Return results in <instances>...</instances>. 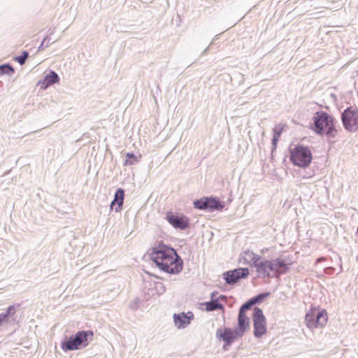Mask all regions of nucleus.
Instances as JSON below:
<instances>
[{
	"label": "nucleus",
	"mask_w": 358,
	"mask_h": 358,
	"mask_svg": "<svg viewBox=\"0 0 358 358\" xmlns=\"http://www.w3.org/2000/svg\"><path fill=\"white\" fill-rule=\"evenodd\" d=\"M289 160L300 168L308 167L312 162V152L308 146L298 144L289 149Z\"/></svg>",
	"instance_id": "4"
},
{
	"label": "nucleus",
	"mask_w": 358,
	"mask_h": 358,
	"mask_svg": "<svg viewBox=\"0 0 358 358\" xmlns=\"http://www.w3.org/2000/svg\"><path fill=\"white\" fill-rule=\"evenodd\" d=\"M250 327V318L245 313L238 312V324L235 329V333L238 335L243 336L245 332Z\"/></svg>",
	"instance_id": "14"
},
{
	"label": "nucleus",
	"mask_w": 358,
	"mask_h": 358,
	"mask_svg": "<svg viewBox=\"0 0 358 358\" xmlns=\"http://www.w3.org/2000/svg\"><path fill=\"white\" fill-rule=\"evenodd\" d=\"M206 202L207 198H206V196L196 199L193 202L194 208L198 210L206 211Z\"/></svg>",
	"instance_id": "23"
},
{
	"label": "nucleus",
	"mask_w": 358,
	"mask_h": 358,
	"mask_svg": "<svg viewBox=\"0 0 358 358\" xmlns=\"http://www.w3.org/2000/svg\"><path fill=\"white\" fill-rule=\"evenodd\" d=\"M51 38L49 36H46L42 41L41 45L38 48L37 52L43 51L45 48H48L51 43Z\"/></svg>",
	"instance_id": "28"
},
{
	"label": "nucleus",
	"mask_w": 358,
	"mask_h": 358,
	"mask_svg": "<svg viewBox=\"0 0 358 358\" xmlns=\"http://www.w3.org/2000/svg\"><path fill=\"white\" fill-rule=\"evenodd\" d=\"M207 198L206 211L213 212L215 210H222L224 208V203L220 201L217 197L206 196Z\"/></svg>",
	"instance_id": "17"
},
{
	"label": "nucleus",
	"mask_w": 358,
	"mask_h": 358,
	"mask_svg": "<svg viewBox=\"0 0 358 358\" xmlns=\"http://www.w3.org/2000/svg\"><path fill=\"white\" fill-rule=\"evenodd\" d=\"M205 310L208 312H211L217 310H224V306L218 301V299H213L209 301L203 303Z\"/></svg>",
	"instance_id": "20"
},
{
	"label": "nucleus",
	"mask_w": 358,
	"mask_h": 358,
	"mask_svg": "<svg viewBox=\"0 0 358 358\" xmlns=\"http://www.w3.org/2000/svg\"><path fill=\"white\" fill-rule=\"evenodd\" d=\"M252 320L255 338H259L266 333V321L263 310L259 307H255L252 313Z\"/></svg>",
	"instance_id": "6"
},
{
	"label": "nucleus",
	"mask_w": 358,
	"mask_h": 358,
	"mask_svg": "<svg viewBox=\"0 0 358 358\" xmlns=\"http://www.w3.org/2000/svg\"><path fill=\"white\" fill-rule=\"evenodd\" d=\"M151 260L160 270L169 274H178L183 268V260L176 250L164 244L153 247L150 253Z\"/></svg>",
	"instance_id": "1"
},
{
	"label": "nucleus",
	"mask_w": 358,
	"mask_h": 358,
	"mask_svg": "<svg viewBox=\"0 0 358 358\" xmlns=\"http://www.w3.org/2000/svg\"><path fill=\"white\" fill-rule=\"evenodd\" d=\"M281 133H282V129H277L276 128H275L273 129V138L271 139V143H272V150H275V148H276V145H277V143L279 141V138L281 135Z\"/></svg>",
	"instance_id": "24"
},
{
	"label": "nucleus",
	"mask_w": 358,
	"mask_h": 358,
	"mask_svg": "<svg viewBox=\"0 0 358 358\" xmlns=\"http://www.w3.org/2000/svg\"><path fill=\"white\" fill-rule=\"evenodd\" d=\"M262 259H263L262 258V257L260 255H258L255 253V257L252 258V263H251V266L252 267H255V265H258L259 263L261 262V261Z\"/></svg>",
	"instance_id": "29"
},
{
	"label": "nucleus",
	"mask_w": 358,
	"mask_h": 358,
	"mask_svg": "<svg viewBox=\"0 0 358 358\" xmlns=\"http://www.w3.org/2000/svg\"><path fill=\"white\" fill-rule=\"evenodd\" d=\"M92 336V331H79L63 341L61 343V348L64 352L84 348L89 345L88 338Z\"/></svg>",
	"instance_id": "3"
},
{
	"label": "nucleus",
	"mask_w": 358,
	"mask_h": 358,
	"mask_svg": "<svg viewBox=\"0 0 358 358\" xmlns=\"http://www.w3.org/2000/svg\"><path fill=\"white\" fill-rule=\"evenodd\" d=\"M218 292H213L210 294V300H212L213 299H217V295Z\"/></svg>",
	"instance_id": "31"
},
{
	"label": "nucleus",
	"mask_w": 358,
	"mask_h": 358,
	"mask_svg": "<svg viewBox=\"0 0 358 358\" xmlns=\"http://www.w3.org/2000/svg\"><path fill=\"white\" fill-rule=\"evenodd\" d=\"M235 329H231L229 327H224V329L219 328L216 331V336L220 340L224 341V344L223 348L226 349V346H231L235 340L241 335H238L235 333Z\"/></svg>",
	"instance_id": "12"
},
{
	"label": "nucleus",
	"mask_w": 358,
	"mask_h": 358,
	"mask_svg": "<svg viewBox=\"0 0 358 358\" xmlns=\"http://www.w3.org/2000/svg\"><path fill=\"white\" fill-rule=\"evenodd\" d=\"M256 271L259 276L263 278H273V273H275L274 261L268 259H262L258 265H255Z\"/></svg>",
	"instance_id": "11"
},
{
	"label": "nucleus",
	"mask_w": 358,
	"mask_h": 358,
	"mask_svg": "<svg viewBox=\"0 0 358 358\" xmlns=\"http://www.w3.org/2000/svg\"><path fill=\"white\" fill-rule=\"evenodd\" d=\"M343 127L350 132L358 131V111L347 108L341 114Z\"/></svg>",
	"instance_id": "7"
},
{
	"label": "nucleus",
	"mask_w": 358,
	"mask_h": 358,
	"mask_svg": "<svg viewBox=\"0 0 358 358\" xmlns=\"http://www.w3.org/2000/svg\"><path fill=\"white\" fill-rule=\"evenodd\" d=\"M59 82V77L58 74L53 70H50L48 73L44 76L43 81H39L38 83L44 85L43 88L52 85Z\"/></svg>",
	"instance_id": "18"
},
{
	"label": "nucleus",
	"mask_w": 358,
	"mask_h": 358,
	"mask_svg": "<svg viewBox=\"0 0 358 358\" xmlns=\"http://www.w3.org/2000/svg\"><path fill=\"white\" fill-rule=\"evenodd\" d=\"M275 266V273H273V278H279L281 275L286 273L289 270V263L283 258H275L273 259Z\"/></svg>",
	"instance_id": "15"
},
{
	"label": "nucleus",
	"mask_w": 358,
	"mask_h": 358,
	"mask_svg": "<svg viewBox=\"0 0 358 358\" xmlns=\"http://www.w3.org/2000/svg\"><path fill=\"white\" fill-rule=\"evenodd\" d=\"M312 120L310 128L316 134L324 135L328 140L336 138L338 134L336 120L331 115L323 110L317 111L314 113Z\"/></svg>",
	"instance_id": "2"
},
{
	"label": "nucleus",
	"mask_w": 358,
	"mask_h": 358,
	"mask_svg": "<svg viewBox=\"0 0 358 358\" xmlns=\"http://www.w3.org/2000/svg\"><path fill=\"white\" fill-rule=\"evenodd\" d=\"M219 35H216L215 38L213 39V41L210 42V45L201 52V55H206L210 49V47L212 46L214 44L215 41L218 38Z\"/></svg>",
	"instance_id": "30"
},
{
	"label": "nucleus",
	"mask_w": 358,
	"mask_h": 358,
	"mask_svg": "<svg viewBox=\"0 0 358 358\" xmlns=\"http://www.w3.org/2000/svg\"><path fill=\"white\" fill-rule=\"evenodd\" d=\"M327 313L325 310H313L307 313L305 317L306 325L309 329L322 328L327 322Z\"/></svg>",
	"instance_id": "5"
},
{
	"label": "nucleus",
	"mask_w": 358,
	"mask_h": 358,
	"mask_svg": "<svg viewBox=\"0 0 358 358\" xmlns=\"http://www.w3.org/2000/svg\"><path fill=\"white\" fill-rule=\"evenodd\" d=\"M15 72L14 68L9 63L0 65V76L3 75L10 76Z\"/></svg>",
	"instance_id": "22"
},
{
	"label": "nucleus",
	"mask_w": 358,
	"mask_h": 358,
	"mask_svg": "<svg viewBox=\"0 0 358 358\" xmlns=\"http://www.w3.org/2000/svg\"><path fill=\"white\" fill-rule=\"evenodd\" d=\"M29 56V52L27 50H24L22 52V53L20 55L15 57L14 58V60L16 61L17 62H18L20 65H23L25 64L26 60L27 59Z\"/></svg>",
	"instance_id": "25"
},
{
	"label": "nucleus",
	"mask_w": 358,
	"mask_h": 358,
	"mask_svg": "<svg viewBox=\"0 0 358 358\" xmlns=\"http://www.w3.org/2000/svg\"><path fill=\"white\" fill-rule=\"evenodd\" d=\"M255 257V252L252 250H247L240 254L239 262L243 265H249L251 266L252 258Z\"/></svg>",
	"instance_id": "19"
},
{
	"label": "nucleus",
	"mask_w": 358,
	"mask_h": 358,
	"mask_svg": "<svg viewBox=\"0 0 358 358\" xmlns=\"http://www.w3.org/2000/svg\"><path fill=\"white\" fill-rule=\"evenodd\" d=\"M165 219L175 229L185 230L189 227V219L182 213H173L168 211L166 213Z\"/></svg>",
	"instance_id": "9"
},
{
	"label": "nucleus",
	"mask_w": 358,
	"mask_h": 358,
	"mask_svg": "<svg viewBox=\"0 0 358 358\" xmlns=\"http://www.w3.org/2000/svg\"><path fill=\"white\" fill-rule=\"evenodd\" d=\"M225 298H226V296H224V295H220V296L219 297H217V299H218V300H219V299H225Z\"/></svg>",
	"instance_id": "32"
},
{
	"label": "nucleus",
	"mask_w": 358,
	"mask_h": 358,
	"mask_svg": "<svg viewBox=\"0 0 358 358\" xmlns=\"http://www.w3.org/2000/svg\"><path fill=\"white\" fill-rule=\"evenodd\" d=\"M270 294H271V293L268 292H263V293H260V294L255 296L254 297H252L251 299L254 301L255 304L260 303L265 299H266Z\"/></svg>",
	"instance_id": "26"
},
{
	"label": "nucleus",
	"mask_w": 358,
	"mask_h": 358,
	"mask_svg": "<svg viewBox=\"0 0 358 358\" xmlns=\"http://www.w3.org/2000/svg\"><path fill=\"white\" fill-rule=\"evenodd\" d=\"M126 159L124 162V166H131L136 164L139 162L141 159L140 156H136L133 152H127L125 155Z\"/></svg>",
	"instance_id": "21"
},
{
	"label": "nucleus",
	"mask_w": 358,
	"mask_h": 358,
	"mask_svg": "<svg viewBox=\"0 0 358 358\" xmlns=\"http://www.w3.org/2000/svg\"><path fill=\"white\" fill-rule=\"evenodd\" d=\"M250 271L248 268L240 267L225 271L222 274V278L227 285H235L241 279H245L249 275Z\"/></svg>",
	"instance_id": "8"
},
{
	"label": "nucleus",
	"mask_w": 358,
	"mask_h": 358,
	"mask_svg": "<svg viewBox=\"0 0 358 358\" xmlns=\"http://www.w3.org/2000/svg\"><path fill=\"white\" fill-rule=\"evenodd\" d=\"M124 199V190L122 188H118L114 196V199L110 203V209H113L114 206L115 212H119L122 210Z\"/></svg>",
	"instance_id": "16"
},
{
	"label": "nucleus",
	"mask_w": 358,
	"mask_h": 358,
	"mask_svg": "<svg viewBox=\"0 0 358 358\" xmlns=\"http://www.w3.org/2000/svg\"><path fill=\"white\" fill-rule=\"evenodd\" d=\"M173 317L175 325L178 329H184L189 325L191 321L194 319V314L191 311L187 313L182 312L181 313L173 314Z\"/></svg>",
	"instance_id": "13"
},
{
	"label": "nucleus",
	"mask_w": 358,
	"mask_h": 358,
	"mask_svg": "<svg viewBox=\"0 0 358 358\" xmlns=\"http://www.w3.org/2000/svg\"><path fill=\"white\" fill-rule=\"evenodd\" d=\"M254 305V301L250 298L240 307L238 312L245 313L246 310L251 309Z\"/></svg>",
	"instance_id": "27"
},
{
	"label": "nucleus",
	"mask_w": 358,
	"mask_h": 358,
	"mask_svg": "<svg viewBox=\"0 0 358 358\" xmlns=\"http://www.w3.org/2000/svg\"><path fill=\"white\" fill-rule=\"evenodd\" d=\"M17 324L16 307L9 306L3 312L0 313V328L8 329Z\"/></svg>",
	"instance_id": "10"
}]
</instances>
